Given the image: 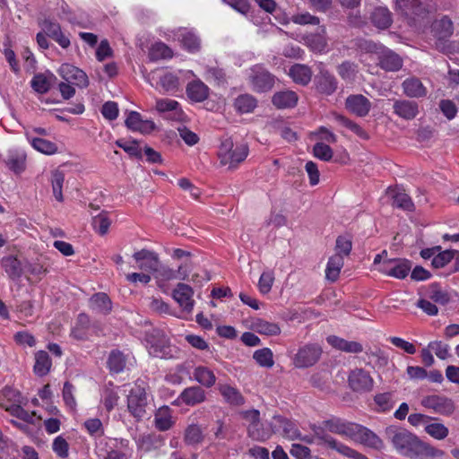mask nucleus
Masks as SVG:
<instances>
[{"label": "nucleus", "mask_w": 459, "mask_h": 459, "mask_svg": "<svg viewBox=\"0 0 459 459\" xmlns=\"http://www.w3.org/2000/svg\"><path fill=\"white\" fill-rule=\"evenodd\" d=\"M181 43L189 53H196L201 48V40L199 37L192 31L181 33Z\"/></svg>", "instance_id": "6e6d98bb"}, {"label": "nucleus", "mask_w": 459, "mask_h": 459, "mask_svg": "<svg viewBox=\"0 0 459 459\" xmlns=\"http://www.w3.org/2000/svg\"><path fill=\"white\" fill-rule=\"evenodd\" d=\"M333 117L334 120L340 126H342L348 128L349 130L353 132L355 134H357L359 137H360L362 139L368 138L367 132L360 126H359L352 120L349 119L348 117H346L341 114H337V113H333Z\"/></svg>", "instance_id": "09e8293b"}, {"label": "nucleus", "mask_w": 459, "mask_h": 459, "mask_svg": "<svg viewBox=\"0 0 459 459\" xmlns=\"http://www.w3.org/2000/svg\"><path fill=\"white\" fill-rule=\"evenodd\" d=\"M145 342L150 355L165 359L174 357L176 351L162 330L152 329L146 333Z\"/></svg>", "instance_id": "39448f33"}, {"label": "nucleus", "mask_w": 459, "mask_h": 459, "mask_svg": "<svg viewBox=\"0 0 459 459\" xmlns=\"http://www.w3.org/2000/svg\"><path fill=\"white\" fill-rule=\"evenodd\" d=\"M411 268V264L407 259H387L381 264L379 272L385 275L402 280L407 277Z\"/></svg>", "instance_id": "4468645a"}, {"label": "nucleus", "mask_w": 459, "mask_h": 459, "mask_svg": "<svg viewBox=\"0 0 459 459\" xmlns=\"http://www.w3.org/2000/svg\"><path fill=\"white\" fill-rule=\"evenodd\" d=\"M253 359L262 368H271L274 365L273 353L269 348L255 351Z\"/></svg>", "instance_id": "5fc2aeb1"}, {"label": "nucleus", "mask_w": 459, "mask_h": 459, "mask_svg": "<svg viewBox=\"0 0 459 459\" xmlns=\"http://www.w3.org/2000/svg\"><path fill=\"white\" fill-rule=\"evenodd\" d=\"M248 154L249 146L247 143H234L231 138L222 140L218 149L220 163L222 166H228V169L232 170L245 161Z\"/></svg>", "instance_id": "f03ea898"}, {"label": "nucleus", "mask_w": 459, "mask_h": 459, "mask_svg": "<svg viewBox=\"0 0 459 459\" xmlns=\"http://www.w3.org/2000/svg\"><path fill=\"white\" fill-rule=\"evenodd\" d=\"M193 295V289L186 283H178L173 290V299L186 313H191L194 308Z\"/></svg>", "instance_id": "6ab92c4d"}, {"label": "nucleus", "mask_w": 459, "mask_h": 459, "mask_svg": "<svg viewBox=\"0 0 459 459\" xmlns=\"http://www.w3.org/2000/svg\"><path fill=\"white\" fill-rule=\"evenodd\" d=\"M172 411L169 406H162L154 414V426L160 431H167L174 425Z\"/></svg>", "instance_id": "473e14b6"}, {"label": "nucleus", "mask_w": 459, "mask_h": 459, "mask_svg": "<svg viewBox=\"0 0 459 459\" xmlns=\"http://www.w3.org/2000/svg\"><path fill=\"white\" fill-rule=\"evenodd\" d=\"M395 8L410 26L429 23V9L421 0H395Z\"/></svg>", "instance_id": "20e7f679"}, {"label": "nucleus", "mask_w": 459, "mask_h": 459, "mask_svg": "<svg viewBox=\"0 0 459 459\" xmlns=\"http://www.w3.org/2000/svg\"><path fill=\"white\" fill-rule=\"evenodd\" d=\"M333 117L334 120L340 126H342L348 128L349 130L353 132L355 134H357L359 137H360L362 139L368 138L367 132L360 126H359L352 120L349 119L348 117H346L341 114H337V113H333Z\"/></svg>", "instance_id": "de8ad7c7"}, {"label": "nucleus", "mask_w": 459, "mask_h": 459, "mask_svg": "<svg viewBox=\"0 0 459 459\" xmlns=\"http://www.w3.org/2000/svg\"><path fill=\"white\" fill-rule=\"evenodd\" d=\"M204 435L200 425L192 423L184 431V442L187 446H195L204 441Z\"/></svg>", "instance_id": "ea45409f"}, {"label": "nucleus", "mask_w": 459, "mask_h": 459, "mask_svg": "<svg viewBox=\"0 0 459 459\" xmlns=\"http://www.w3.org/2000/svg\"><path fill=\"white\" fill-rule=\"evenodd\" d=\"M377 55L378 65L383 70L396 72L403 67V59L393 50L381 47Z\"/></svg>", "instance_id": "a211bd4d"}, {"label": "nucleus", "mask_w": 459, "mask_h": 459, "mask_svg": "<svg viewBox=\"0 0 459 459\" xmlns=\"http://www.w3.org/2000/svg\"><path fill=\"white\" fill-rule=\"evenodd\" d=\"M108 367L113 373H120L126 367V358L124 354L117 350L111 351L108 359Z\"/></svg>", "instance_id": "13d9d810"}, {"label": "nucleus", "mask_w": 459, "mask_h": 459, "mask_svg": "<svg viewBox=\"0 0 459 459\" xmlns=\"http://www.w3.org/2000/svg\"><path fill=\"white\" fill-rule=\"evenodd\" d=\"M83 426L89 435L97 440L108 438L104 437V427L102 421L98 418H91L84 421Z\"/></svg>", "instance_id": "864d4df0"}, {"label": "nucleus", "mask_w": 459, "mask_h": 459, "mask_svg": "<svg viewBox=\"0 0 459 459\" xmlns=\"http://www.w3.org/2000/svg\"><path fill=\"white\" fill-rule=\"evenodd\" d=\"M401 86L403 94L411 99L424 98L428 94L426 86L422 83L421 80L416 76L406 78L402 82Z\"/></svg>", "instance_id": "412c9836"}, {"label": "nucleus", "mask_w": 459, "mask_h": 459, "mask_svg": "<svg viewBox=\"0 0 459 459\" xmlns=\"http://www.w3.org/2000/svg\"><path fill=\"white\" fill-rule=\"evenodd\" d=\"M25 137L28 140V142L30 143V145L37 150L38 152L47 154V155H52L57 152V145L48 140L39 138V137H34L31 135L30 132L25 133Z\"/></svg>", "instance_id": "f704fd0d"}, {"label": "nucleus", "mask_w": 459, "mask_h": 459, "mask_svg": "<svg viewBox=\"0 0 459 459\" xmlns=\"http://www.w3.org/2000/svg\"><path fill=\"white\" fill-rule=\"evenodd\" d=\"M424 430L427 434L437 440H443L449 434L448 428L444 424L437 422L427 424Z\"/></svg>", "instance_id": "774afa93"}, {"label": "nucleus", "mask_w": 459, "mask_h": 459, "mask_svg": "<svg viewBox=\"0 0 459 459\" xmlns=\"http://www.w3.org/2000/svg\"><path fill=\"white\" fill-rule=\"evenodd\" d=\"M159 83L164 92H175L179 87V79L172 73H165L160 77Z\"/></svg>", "instance_id": "e2e57ef3"}, {"label": "nucleus", "mask_w": 459, "mask_h": 459, "mask_svg": "<svg viewBox=\"0 0 459 459\" xmlns=\"http://www.w3.org/2000/svg\"><path fill=\"white\" fill-rule=\"evenodd\" d=\"M298 95L293 91H281L275 92L272 98L273 104L277 108H291L298 103Z\"/></svg>", "instance_id": "72a5a7b5"}, {"label": "nucleus", "mask_w": 459, "mask_h": 459, "mask_svg": "<svg viewBox=\"0 0 459 459\" xmlns=\"http://www.w3.org/2000/svg\"><path fill=\"white\" fill-rule=\"evenodd\" d=\"M65 182V174L59 169H56L52 172L51 176V186L53 195L56 201L63 202V185Z\"/></svg>", "instance_id": "052dcab7"}, {"label": "nucleus", "mask_w": 459, "mask_h": 459, "mask_svg": "<svg viewBox=\"0 0 459 459\" xmlns=\"http://www.w3.org/2000/svg\"><path fill=\"white\" fill-rule=\"evenodd\" d=\"M233 106L238 113L247 114L255 110L257 100L251 94H240L234 100Z\"/></svg>", "instance_id": "58836bf2"}, {"label": "nucleus", "mask_w": 459, "mask_h": 459, "mask_svg": "<svg viewBox=\"0 0 459 459\" xmlns=\"http://www.w3.org/2000/svg\"><path fill=\"white\" fill-rule=\"evenodd\" d=\"M1 266L12 281L20 280L25 273V264L12 255L4 256L1 259Z\"/></svg>", "instance_id": "4be33fe9"}, {"label": "nucleus", "mask_w": 459, "mask_h": 459, "mask_svg": "<svg viewBox=\"0 0 459 459\" xmlns=\"http://www.w3.org/2000/svg\"><path fill=\"white\" fill-rule=\"evenodd\" d=\"M393 204L395 207L407 212H413L415 209L411 196L404 192H396L393 195Z\"/></svg>", "instance_id": "69168bd1"}, {"label": "nucleus", "mask_w": 459, "mask_h": 459, "mask_svg": "<svg viewBox=\"0 0 459 459\" xmlns=\"http://www.w3.org/2000/svg\"><path fill=\"white\" fill-rule=\"evenodd\" d=\"M57 72L65 82L81 89L87 88L89 85V78L86 73L71 64L61 65Z\"/></svg>", "instance_id": "2eb2a0df"}, {"label": "nucleus", "mask_w": 459, "mask_h": 459, "mask_svg": "<svg viewBox=\"0 0 459 459\" xmlns=\"http://www.w3.org/2000/svg\"><path fill=\"white\" fill-rule=\"evenodd\" d=\"M315 87L317 92L322 95L330 96L338 88V81L328 70L322 68L314 79Z\"/></svg>", "instance_id": "dca6fc26"}, {"label": "nucleus", "mask_w": 459, "mask_h": 459, "mask_svg": "<svg viewBox=\"0 0 459 459\" xmlns=\"http://www.w3.org/2000/svg\"><path fill=\"white\" fill-rule=\"evenodd\" d=\"M210 89L200 79L193 80L186 85V93L192 102H203L209 96Z\"/></svg>", "instance_id": "bb28decb"}, {"label": "nucleus", "mask_w": 459, "mask_h": 459, "mask_svg": "<svg viewBox=\"0 0 459 459\" xmlns=\"http://www.w3.org/2000/svg\"><path fill=\"white\" fill-rule=\"evenodd\" d=\"M56 80L55 74L50 72L47 74L38 73L30 81V87L39 94H45L49 91L52 82Z\"/></svg>", "instance_id": "7c9ffc66"}, {"label": "nucleus", "mask_w": 459, "mask_h": 459, "mask_svg": "<svg viewBox=\"0 0 459 459\" xmlns=\"http://www.w3.org/2000/svg\"><path fill=\"white\" fill-rule=\"evenodd\" d=\"M205 392L200 386H190L185 388L178 396L182 403L188 406H195L205 400Z\"/></svg>", "instance_id": "c756f323"}, {"label": "nucleus", "mask_w": 459, "mask_h": 459, "mask_svg": "<svg viewBox=\"0 0 459 459\" xmlns=\"http://www.w3.org/2000/svg\"><path fill=\"white\" fill-rule=\"evenodd\" d=\"M148 394L143 381L135 382L127 395V409L137 420H142L147 414Z\"/></svg>", "instance_id": "423d86ee"}, {"label": "nucleus", "mask_w": 459, "mask_h": 459, "mask_svg": "<svg viewBox=\"0 0 459 459\" xmlns=\"http://www.w3.org/2000/svg\"><path fill=\"white\" fill-rule=\"evenodd\" d=\"M220 393L225 401L231 405H242L245 403V399L240 392L229 385H221Z\"/></svg>", "instance_id": "49530a36"}, {"label": "nucleus", "mask_w": 459, "mask_h": 459, "mask_svg": "<svg viewBox=\"0 0 459 459\" xmlns=\"http://www.w3.org/2000/svg\"><path fill=\"white\" fill-rule=\"evenodd\" d=\"M431 30L438 39H448L454 32L453 22L448 16L444 15L432 22Z\"/></svg>", "instance_id": "c85d7f7f"}, {"label": "nucleus", "mask_w": 459, "mask_h": 459, "mask_svg": "<svg viewBox=\"0 0 459 459\" xmlns=\"http://www.w3.org/2000/svg\"><path fill=\"white\" fill-rule=\"evenodd\" d=\"M133 257L140 270L149 273H153L160 262L157 253L144 248L135 252Z\"/></svg>", "instance_id": "aec40b11"}, {"label": "nucleus", "mask_w": 459, "mask_h": 459, "mask_svg": "<svg viewBox=\"0 0 459 459\" xmlns=\"http://www.w3.org/2000/svg\"><path fill=\"white\" fill-rule=\"evenodd\" d=\"M394 113L404 120H412L419 114V104L409 100H395L393 104Z\"/></svg>", "instance_id": "5701e85b"}, {"label": "nucleus", "mask_w": 459, "mask_h": 459, "mask_svg": "<svg viewBox=\"0 0 459 459\" xmlns=\"http://www.w3.org/2000/svg\"><path fill=\"white\" fill-rule=\"evenodd\" d=\"M343 257L341 255H334L331 256L327 262L325 269V276L331 281H335L340 274L341 269L343 266Z\"/></svg>", "instance_id": "c03bdc74"}, {"label": "nucleus", "mask_w": 459, "mask_h": 459, "mask_svg": "<svg viewBox=\"0 0 459 459\" xmlns=\"http://www.w3.org/2000/svg\"><path fill=\"white\" fill-rule=\"evenodd\" d=\"M26 155L17 151L10 152L6 160V165L10 170L16 174L25 169Z\"/></svg>", "instance_id": "a18cd8bd"}, {"label": "nucleus", "mask_w": 459, "mask_h": 459, "mask_svg": "<svg viewBox=\"0 0 459 459\" xmlns=\"http://www.w3.org/2000/svg\"><path fill=\"white\" fill-rule=\"evenodd\" d=\"M385 433L396 451L403 456L416 459H435L445 455L443 450L422 441L405 429L390 426L386 428Z\"/></svg>", "instance_id": "f257e3e1"}, {"label": "nucleus", "mask_w": 459, "mask_h": 459, "mask_svg": "<svg viewBox=\"0 0 459 459\" xmlns=\"http://www.w3.org/2000/svg\"><path fill=\"white\" fill-rule=\"evenodd\" d=\"M421 405L435 413L450 416L455 411L454 401L445 395L429 394L421 399Z\"/></svg>", "instance_id": "f8f14e48"}, {"label": "nucleus", "mask_w": 459, "mask_h": 459, "mask_svg": "<svg viewBox=\"0 0 459 459\" xmlns=\"http://www.w3.org/2000/svg\"><path fill=\"white\" fill-rule=\"evenodd\" d=\"M91 326L90 316L86 313H80L77 316L74 325L71 329L70 335L78 341L88 339Z\"/></svg>", "instance_id": "2f4dec72"}, {"label": "nucleus", "mask_w": 459, "mask_h": 459, "mask_svg": "<svg viewBox=\"0 0 459 459\" xmlns=\"http://www.w3.org/2000/svg\"><path fill=\"white\" fill-rule=\"evenodd\" d=\"M273 428L274 432L281 433L285 437L295 440L299 437V429L295 421L282 415L273 417Z\"/></svg>", "instance_id": "f3484780"}, {"label": "nucleus", "mask_w": 459, "mask_h": 459, "mask_svg": "<svg viewBox=\"0 0 459 459\" xmlns=\"http://www.w3.org/2000/svg\"><path fill=\"white\" fill-rule=\"evenodd\" d=\"M116 145L121 149H123L131 158H134L136 160L143 159V150L139 146V142L137 140H126V139H117L116 141Z\"/></svg>", "instance_id": "37998d69"}, {"label": "nucleus", "mask_w": 459, "mask_h": 459, "mask_svg": "<svg viewBox=\"0 0 459 459\" xmlns=\"http://www.w3.org/2000/svg\"><path fill=\"white\" fill-rule=\"evenodd\" d=\"M119 399L117 387H115L112 383L106 385L101 394V403L108 412L115 409L118 404Z\"/></svg>", "instance_id": "a19ab883"}, {"label": "nucleus", "mask_w": 459, "mask_h": 459, "mask_svg": "<svg viewBox=\"0 0 459 459\" xmlns=\"http://www.w3.org/2000/svg\"><path fill=\"white\" fill-rule=\"evenodd\" d=\"M289 75L294 81V82L306 86L307 85L312 78L311 68L303 64L293 65L289 71Z\"/></svg>", "instance_id": "c9c22d12"}, {"label": "nucleus", "mask_w": 459, "mask_h": 459, "mask_svg": "<svg viewBox=\"0 0 459 459\" xmlns=\"http://www.w3.org/2000/svg\"><path fill=\"white\" fill-rule=\"evenodd\" d=\"M33 372L38 377L47 376L52 367V359L46 351H38L35 353Z\"/></svg>", "instance_id": "e433bc0d"}, {"label": "nucleus", "mask_w": 459, "mask_h": 459, "mask_svg": "<svg viewBox=\"0 0 459 459\" xmlns=\"http://www.w3.org/2000/svg\"><path fill=\"white\" fill-rule=\"evenodd\" d=\"M156 109L160 112L173 111L175 116L179 118L183 114L177 100L170 99H160L156 100Z\"/></svg>", "instance_id": "680f3d73"}, {"label": "nucleus", "mask_w": 459, "mask_h": 459, "mask_svg": "<svg viewBox=\"0 0 459 459\" xmlns=\"http://www.w3.org/2000/svg\"><path fill=\"white\" fill-rule=\"evenodd\" d=\"M346 108L357 115L358 117H365L368 114L371 104L370 101L361 94H353L347 97L345 100Z\"/></svg>", "instance_id": "b1692460"}, {"label": "nucleus", "mask_w": 459, "mask_h": 459, "mask_svg": "<svg viewBox=\"0 0 459 459\" xmlns=\"http://www.w3.org/2000/svg\"><path fill=\"white\" fill-rule=\"evenodd\" d=\"M337 73L342 80L352 82L358 74V66L351 61H344L337 66Z\"/></svg>", "instance_id": "4d7b16f0"}, {"label": "nucleus", "mask_w": 459, "mask_h": 459, "mask_svg": "<svg viewBox=\"0 0 459 459\" xmlns=\"http://www.w3.org/2000/svg\"><path fill=\"white\" fill-rule=\"evenodd\" d=\"M7 411L11 415L16 417L19 420H22L26 424H35L36 421L39 420V418L36 417L35 412H29L21 405H12L7 409Z\"/></svg>", "instance_id": "bf43d9fd"}, {"label": "nucleus", "mask_w": 459, "mask_h": 459, "mask_svg": "<svg viewBox=\"0 0 459 459\" xmlns=\"http://www.w3.org/2000/svg\"><path fill=\"white\" fill-rule=\"evenodd\" d=\"M259 417V411L254 410L251 411L252 421L247 428V435L255 441L264 442L275 432L273 428V420L271 422H261Z\"/></svg>", "instance_id": "9b49d317"}, {"label": "nucleus", "mask_w": 459, "mask_h": 459, "mask_svg": "<svg viewBox=\"0 0 459 459\" xmlns=\"http://www.w3.org/2000/svg\"><path fill=\"white\" fill-rule=\"evenodd\" d=\"M374 402L377 406V411L378 412L389 411L394 405L393 394L389 392L377 394L374 396Z\"/></svg>", "instance_id": "338daca9"}, {"label": "nucleus", "mask_w": 459, "mask_h": 459, "mask_svg": "<svg viewBox=\"0 0 459 459\" xmlns=\"http://www.w3.org/2000/svg\"><path fill=\"white\" fill-rule=\"evenodd\" d=\"M311 430L315 434V437L325 444L329 448L335 450L339 454L351 458V459H368L365 455L358 452L357 450L346 446L345 444L337 441L334 437L328 435L326 428L323 425L312 424L310 426Z\"/></svg>", "instance_id": "0eeeda50"}, {"label": "nucleus", "mask_w": 459, "mask_h": 459, "mask_svg": "<svg viewBox=\"0 0 459 459\" xmlns=\"http://www.w3.org/2000/svg\"><path fill=\"white\" fill-rule=\"evenodd\" d=\"M95 455L99 459H130L133 450L124 438H101L95 441Z\"/></svg>", "instance_id": "7ed1b4c3"}, {"label": "nucleus", "mask_w": 459, "mask_h": 459, "mask_svg": "<svg viewBox=\"0 0 459 459\" xmlns=\"http://www.w3.org/2000/svg\"><path fill=\"white\" fill-rule=\"evenodd\" d=\"M193 376L195 380L207 388L212 387L216 382L214 373L210 368L204 366L196 367L193 372Z\"/></svg>", "instance_id": "79ce46f5"}, {"label": "nucleus", "mask_w": 459, "mask_h": 459, "mask_svg": "<svg viewBox=\"0 0 459 459\" xmlns=\"http://www.w3.org/2000/svg\"><path fill=\"white\" fill-rule=\"evenodd\" d=\"M326 341L333 348L346 353L358 354L364 351L360 342L348 341L336 335L327 336Z\"/></svg>", "instance_id": "a878e982"}, {"label": "nucleus", "mask_w": 459, "mask_h": 459, "mask_svg": "<svg viewBox=\"0 0 459 459\" xmlns=\"http://www.w3.org/2000/svg\"><path fill=\"white\" fill-rule=\"evenodd\" d=\"M89 304L92 311L103 316L109 315L113 307L110 298L104 292L93 294L89 300Z\"/></svg>", "instance_id": "cd10ccee"}, {"label": "nucleus", "mask_w": 459, "mask_h": 459, "mask_svg": "<svg viewBox=\"0 0 459 459\" xmlns=\"http://www.w3.org/2000/svg\"><path fill=\"white\" fill-rule=\"evenodd\" d=\"M322 348L317 343H307L298 350L293 357V364L298 368L314 366L322 355Z\"/></svg>", "instance_id": "9d476101"}, {"label": "nucleus", "mask_w": 459, "mask_h": 459, "mask_svg": "<svg viewBox=\"0 0 459 459\" xmlns=\"http://www.w3.org/2000/svg\"><path fill=\"white\" fill-rule=\"evenodd\" d=\"M110 224L111 221L108 217V213L105 211L94 216L91 221L93 230L100 236H104L108 233Z\"/></svg>", "instance_id": "603ef678"}, {"label": "nucleus", "mask_w": 459, "mask_h": 459, "mask_svg": "<svg viewBox=\"0 0 459 459\" xmlns=\"http://www.w3.org/2000/svg\"><path fill=\"white\" fill-rule=\"evenodd\" d=\"M248 81L252 89L256 92H267L274 85V76L261 65L250 68Z\"/></svg>", "instance_id": "6e6552de"}, {"label": "nucleus", "mask_w": 459, "mask_h": 459, "mask_svg": "<svg viewBox=\"0 0 459 459\" xmlns=\"http://www.w3.org/2000/svg\"><path fill=\"white\" fill-rule=\"evenodd\" d=\"M371 22L378 29L385 30L391 26L393 17L391 12L386 7H377L371 13Z\"/></svg>", "instance_id": "4c0bfd02"}, {"label": "nucleus", "mask_w": 459, "mask_h": 459, "mask_svg": "<svg viewBox=\"0 0 459 459\" xmlns=\"http://www.w3.org/2000/svg\"><path fill=\"white\" fill-rule=\"evenodd\" d=\"M348 385L355 393H368L373 388L374 379L364 368H355L348 375Z\"/></svg>", "instance_id": "ddd939ff"}, {"label": "nucleus", "mask_w": 459, "mask_h": 459, "mask_svg": "<svg viewBox=\"0 0 459 459\" xmlns=\"http://www.w3.org/2000/svg\"><path fill=\"white\" fill-rule=\"evenodd\" d=\"M354 422L348 421L344 419L332 416L323 421V425L326 429L333 434H337L345 437H350Z\"/></svg>", "instance_id": "393cba45"}, {"label": "nucleus", "mask_w": 459, "mask_h": 459, "mask_svg": "<svg viewBox=\"0 0 459 459\" xmlns=\"http://www.w3.org/2000/svg\"><path fill=\"white\" fill-rule=\"evenodd\" d=\"M428 296L431 300L441 305H446L450 301L449 294L442 290L438 283H432L429 286Z\"/></svg>", "instance_id": "0e129e2a"}, {"label": "nucleus", "mask_w": 459, "mask_h": 459, "mask_svg": "<svg viewBox=\"0 0 459 459\" xmlns=\"http://www.w3.org/2000/svg\"><path fill=\"white\" fill-rule=\"evenodd\" d=\"M365 354L368 359V364L374 362L376 365L383 367L387 365L388 357L385 352L377 345L369 346L366 349Z\"/></svg>", "instance_id": "3c124183"}, {"label": "nucleus", "mask_w": 459, "mask_h": 459, "mask_svg": "<svg viewBox=\"0 0 459 459\" xmlns=\"http://www.w3.org/2000/svg\"><path fill=\"white\" fill-rule=\"evenodd\" d=\"M172 50L161 41L154 43L149 50V58L152 61L168 59L172 57Z\"/></svg>", "instance_id": "8fccbe9b"}, {"label": "nucleus", "mask_w": 459, "mask_h": 459, "mask_svg": "<svg viewBox=\"0 0 459 459\" xmlns=\"http://www.w3.org/2000/svg\"><path fill=\"white\" fill-rule=\"evenodd\" d=\"M349 438L375 450H381L384 447L383 440L374 431L356 422Z\"/></svg>", "instance_id": "1a4fd4ad"}]
</instances>
